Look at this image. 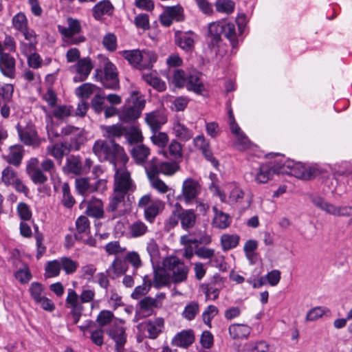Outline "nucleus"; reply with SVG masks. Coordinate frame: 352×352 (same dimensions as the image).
<instances>
[{"instance_id": "obj_1", "label": "nucleus", "mask_w": 352, "mask_h": 352, "mask_svg": "<svg viewBox=\"0 0 352 352\" xmlns=\"http://www.w3.org/2000/svg\"><path fill=\"white\" fill-rule=\"evenodd\" d=\"M275 173L292 175L302 179L306 177L305 168L300 163L289 160L274 167L268 164H258L246 173V177L257 184H265Z\"/></svg>"}, {"instance_id": "obj_2", "label": "nucleus", "mask_w": 352, "mask_h": 352, "mask_svg": "<svg viewBox=\"0 0 352 352\" xmlns=\"http://www.w3.org/2000/svg\"><path fill=\"white\" fill-rule=\"evenodd\" d=\"M245 17L243 15L239 16L238 30L233 23L226 21L212 22L208 25V31L207 34V43L211 50H216L219 44L221 41V34L230 41L233 48L236 47L239 43V36L242 34L244 25L241 21H243Z\"/></svg>"}, {"instance_id": "obj_3", "label": "nucleus", "mask_w": 352, "mask_h": 352, "mask_svg": "<svg viewBox=\"0 0 352 352\" xmlns=\"http://www.w3.org/2000/svg\"><path fill=\"white\" fill-rule=\"evenodd\" d=\"M93 151L100 161L109 160L116 168L119 164H126L128 162L123 148L113 141L97 140Z\"/></svg>"}, {"instance_id": "obj_4", "label": "nucleus", "mask_w": 352, "mask_h": 352, "mask_svg": "<svg viewBox=\"0 0 352 352\" xmlns=\"http://www.w3.org/2000/svg\"><path fill=\"white\" fill-rule=\"evenodd\" d=\"M55 170L56 166L54 162L48 158L40 163L38 158L32 157L26 164V173L35 184L45 183L48 180V177L45 173L52 176Z\"/></svg>"}, {"instance_id": "obj_5", "label": "nucleus", "mask_w": 352, "mask_h": 352, "mask_svg": "<svg viewBox=\"0 0 352 352\" xmlns=\"http://www.w3.org/2000/svg\"><path fill=\"white\" fill-rule=\"evenodd\" d=\"M145 99L138 91H133L126 99L124 105L119 111L118 116L121 121L131 123L141 115L145 107Z\"/></svg>"}, {"instance_id": "obj_6", "label": "nucleus", "mask_w": 352, "mask_h": 352, "mask_svg": "<svg viewBox=\"0 0 352 352\" xmlns=\"http://www.w3.org/2000/svg\"><path fill=\"white\" fill-rule=\"evenodd\" d=\"M226 196L228 199L226 201L232 206L239 207L243 210L249 208L253 200V195L247 192L243 187L235 182L228 184L226 186Z\"/></svg>"}, {"instance_id": "obj_7", "label": "nucleus", "mask_w": 352, "mask_h": 352, "mask_svg": "<svg viewBox=\"0 0 352 352\" xmlns=\"http://www.w3.org/2000/svg\"><path fill=\"white\" fill-rule=\"evenodd\" d=\"M104 74L101 69L95 71L94 78L100 82L107 89H114L118 87V71L116 65L107 58L102 57Z\"/></svg>"}, {"instance_id": "obj_8", "label": "nucleus", "mask_w": 352, "mask_h": 352, "mask_svg": "<svg viewBox=\"0 0 352 352\" xmlns=\"http://www.w3.org/2000/svg\"><path fill=\"white\" fill-rule=\"evenodd\" d=\"M121 53L133 67L140 70L151 68L157 59L155 54L149 50H133Z\"/></svg>"}, {"instance_id": "obj_9", "label": "nucleus", "mask_w": 352, "mask_h": 352, "mask_svg": "<svg viewBox=\"0 0 352 352\" xmlns=\"http://www.w3.org/2000/svg\"><path fill=\"white\" fill-rule=\"evenodd\" d=\"M58 32L62 35L63 40L68 45H76L85 41L82 36H77L82 30L80 22L76 19L69 17L67 19V26L58 25Z\"/></svg>"}, {"instance_id": "obj_10", "label": "nucleus", "mask_w": 352, "mask_h": 352, "mask_svg": "<svg viewBox=\"0 0 352 352\" xmlns=\"http://www.w3.org/2000/svg\"><path fill=\"white\" fill-rule=\"evenodd\" d=\"M163 266L167 271L171 272L173 282L181 283L186 280L188 269L177 256H167L163 261Z\"/></svg>"}, {"instance_id": "obj_11", "label": "nucleus", "mask_w": 352, "mask_h": 352, "mask_svg": "<svg viewBox=\"0 0 352 352\" xmlns=\"http://www.w3.org/2000/svg\"><path fill=\"white\" fill-rule=\"evenodd\" d=\"M201 192V186L199 182L195 179L188 177L182 184V194L179 198L186 204L189 205L197 199Z\"/></svg>"}, {"instance_id": "obj_12", "label": "nucleus", "mask_w": 352, "mask_h": 352, "mask_svg": "<svg viewBox=\"0 0 352 352\" xmlns=\"http://www.w3.org/2000/svg\"><path fill=\"white\" fill-rule=\"evenodd\" d=\"M124 166L125 164H119L116 168L114 166L116 173L113 190L127 193L128 191L133 190V184L130 173Z\"/></svg>"}, {"instance_id": "obj_13", "label": "nucleus", "mask_w": 352, "mask_h": 352, "mask_svg": "<svg viewBox=\"0 0 352 352\" xmlns=\"http://www.w3.org/2000/svg\"><path fill=\"white\" fill-rule=\"evenodd\" d=\"M1 182L6 186H12L18 192L27 195L29 192L28 188L23 183L16 171L12 167H6L1 173Z\"/></svg>"}, {"instance_id": "obj_14", "label": "nucleus", "mask_w": 352, "mask_h": 352, "mask_svg": "<svg viewBox=\"0 0 352 352\" xmlns=\"http://www.w3.org/2000/svg\"><path fill=\"white\" fill-rule=\"evenodd\" d=\"M145 168L146 173L170 176L178 171L179 166L175 162H158L156 159H153Z\"/></svg>"}, {"instance_id": "obj_15", "label": "nucleus", "mask_w": 352, "mask_h": 352, "mask_svg": "<svg viewBox=\"0 0 352 352\" xmlns=\"http://www.w3.org/2000/svg\"><path fill=\"white\" fill-rule=\"evenodd\" d=\"M162 302L157 298L150 296L144 297L140 300L137 305V310L133 318L134 322L152 315L154 308H160Z\"/></svg>"}, {"instance_id": "obj_16", "label": "nucleus", "mask_w": 352, "mask_h": 352, "mask_svg": "<svg viewBox=\"0 0 352 352\" xmlns=\"http://www.w3.org/2000/svg\"><path fill=\"white\" fill-rule=\"evenodd\" d=\"M93 68L94 64L89 57L79 59L76 63L71 67L72 71L76 74V76L74 77V81L79 82L87 80Z\"/></svg>"}, {"instance_id": "obj_17", "label": "nucleus", "mask_w": 352, "mask_h": 352, "mask_svg": "<svg viewBox=\"0 0 352 352\" xmlns=\"http://www.w3.org/2000/svg\"><path fill=\"white\" fill-rule=\"evenodd\" d=\"M126 194L113 190V192L109 198V203L107 210L109 212H115L118 216L125 214L129 210V207L125 200Z\"/></svg>"}, {"instance_id": "obj_18", "label": "nucleus", "mask_w": 352, "mask_h": 352, "mask_svg": "<svg viewBox=\"0 0 352 352\" xmlns=\"http://www.w3.org/2000/svg\"><path fill=\"white\" fill-rule=\"evenodd\" d=\"M124 324V320L116 319L108 331L109 335L114 340L116 344L120 346H124L126 342V334Z\"/></svg>"}, {"instance_id": "obj_19", "label": "nucleus", "mask_w": 352, "mask_h": 352, "mask_svg": "<svg viewBox=\"0 0 352 352\" xmlns=\"http://www.w3.org/2000/svg\"><path fill=\"white\" fill-rule=\"evenodd\" d=\"M175 43L182 50L191 52L194 49L196 34L193 32H182L178 30L175 32Z\"/></svg>"}, {"instance_id": "obj_20", "label": "nucleus", "mask_w": 352, "mask_h": 352, "mask_svg": "<svg viewBox=\"0 0 352 352\" xmlns=\"http://www.w3.org/2000/svg\"><path fill=\"white\" fill-rule=\"evenodd\" d=\"M0 71L3 76L14 78L16 74V60L10 54L4 53L0 56Z\"/></svg>"}, {"instance_id": "obj_21", "label": "nucleus", "mask_w": 352, "mask_h": 352, "mask_svg": "<svg viewBox=\"0 0 352 352\" xmlns=\"http://www.w3.org/2000/svg\"><path fill=\"white\" fill-rule=\"evenodd\" d=\"M195 341L194 332L191 329L183 330L177 333L171 340V344L174 346L186 349Z\"/></svg>"}, {"instance_id": "obj_22", "label": "nucleus", "mask_w": 352, "mask_h": 352, "mask_svg": "<svg viewBox=\"0 0 352 352\" xmlns=\"http://www.w3.org/2000/svg\"><path fill=\"white\" fill-rule=\"evenodd\" d=\"M19 138L22 142L28 146L38 144V135L33 124H28L24 128H18Z\"/></svg>"}, {"instance_id": "obj_23", "label": "nucleus", "mask_w": 352, "mask_h": 352, "mask_svg": "<svg viewBox=\"0 0 352 352\" xmlns=\"http://www.w3.org/2000/svg\"><path fill=\"white\" fill-rule=\"evenodd\" d=\"M143 325L146 329L148 337L150 339H155L164 329V320L162 318H156L146 321L144 324H140L138 327Z\"/></svg>"}, {"instance_id": "obj_24", "label": "nucleus", "mask_w": 352, "mask_h": 352, "mask_svg": "<svg viewBox=\"0 0 352 352\" xmlns=\"http://www.w3.org/2000/svg\"><path fill=\"white\" fill-rule=\"evenodd\" d=\"M145 121L152 131H155L167 122V118L162 112L155 111L146 115Z\"/></svg>"}, {"instance_id": "obj_25", "label": "nucleus", "mask_w": 352, "mask_h": 352, "mask_svg": "<svg viewBox=\"0 0 352 352\" xmlns=\"http://www.w3.org/2000/svg\"><path fill=\"white\" fill-rule=\"evenodd\" d=\"M251 331V327L245 324L235 323L228 327L229 334L234 340L247 338L250 334Z\"/></svg>"}, {"instance_id": "obj_26", "label": "nucleus", "mask_w": 352, "mask_h": 352, "mask_svg": "<svg viewBox=\"0 0 352 352\" xmlns=\"http://www.w3.org/2000/svg\"><path fill=\"white\" fill-rule=\"evenodd\" d=\"M212 210L214 212V217L212 221V226L221 230L227 228L231 223L229 215L219 210L217 206H214Z\"/></svg>"}, {"instance_id": "obj_27", "label": "nucleus", "mask_w": 352, "mask_h": 352, "mask_svg": "<svg viewBox=\"0 0 352 352\" xmlns=\"http://www.w3.org/2000/svg\"><path fill=\"white\" fill-rule=\"evenodd\" d=\"M63 171L75 175L82 174V165L80 157L74 155L69 156L66 160Z\"/></svg>"}, {"instance_id": "obj_28", "label": "nucleus", "mask_w": 352, "mask_h": 352, "mask_svg": "<svg viewBox=\"0 0 352 352\" xmlns=\"http://www.w3.org/2000/svg\"><path fill=\"white\" fill-rule=\"evenodd\" d=\"M180 208V223L182 228L184 230L192 228L195 225L197 215L192 209H183L179 204Z\"/></svg>"}, {"instance_id": "obj_29", "label": "nucleus", "mask_w": 352, "mask_h": 352, "mask_svg": "<svg viewBox=\"0 0 352 352\" xmlns=\"http://www.w3.org/2000/svg\"><path fill=\"white\" fill-rule=\"evenodd\" d=\"M200 76L197 72H192L187 75L186 87L188 90L196 93H201L204 90V85Z\"/></svg>"}, {"instance_id": "obj_30", "label": "nucleus", "mask_w": 352, "mask_h": 352, "mask_svg": "<svg viewBox=\"0 0 352 352\" xmlns=\"http://www.w3.org/2000/svg\"><path fill=\"white\" fill-rule=\"evenodd\" d=\"M173 131L175 136L184 142L189 141L193 136L192 131L179 121L173 124Z\"/></svg>"}, {"instance_id": "obj_31", "label": "nucleus", "mask_w": 352, "mask_h": 352, "mask_svg": "<svg viewBox=\"0 0 352 352\" xmlns=\"http://www.w3.org/2000/svg\"><path fill=\"white\" fill-rule=\"evenodd\" d=\"M23 158V148L21 146L14 145L10 147L7 155H3V159L10 164L18 166L21 163Z\"/></svg>"}, {"instance_id": "obj_32", "label": "nucleus", "mask_w": 352, "mask_h": 352, "mask_svg": "<svg viewBox=\"0 0 352 352\" xmlns=\"http://www.w3.org/2000/svg\"><path fill=\"white\" fill-rule=\"evenodd\" d=\"M164 204L159 199L153 200L144 209L145 219L152 223L156 216L164 210Z\"/></svg>"}, {"instance_id": "obj_33", "label": "nucleus", "mask_w": 352, "mask_h": 352, "mask_svg": "<svg viewBox=\"0 0 352 352\" xmlns=\"http://www.w3.org/2000/svg\"><path fill=\"white\" fill-rule=\"evenodd\" d=\"M87 214L92 217L102 218L104 215V206L101 199L92 197L87 208Z\"/></svg>"}, {"instance_id": "obj_34", "label": "nucleus", "mask_w": 352, "mask_h": 352, "mask_svg": "<svg viewBox=\"0 0 352 352\" xmlns=\"http://www.w3.org/2000/svg\"><path fill=\"white\" fill-rule=\"evenodd\" d=\"M152 286V278L148 275H145L143 277V283L142 285L137 286L131 296L132 298L138 300L145 296L150 290Z\"/></svg>"}, {"instance_id": "obj_35", "label": "nucleus", "mask_w": 352, "mask_h": 352, "mask_svg": "<svg viewBox=\"0 0 352 352\" xmlns=\"http://www.w3.org/2000/svg\"><path fill=\"white\" fill-rule=\"evenodd\" d=\"M113 6L110 1L104 0L98 2L93 8V16L96 19H100L104 14H111Z\"/></svg>"}, {"instance_id": "obj_36", "label": "nucleus", "mask_w": 352, "mask_h": 352, "mask_svg": "<svg viewBox=\"0 0 352 352\" xmlns=\"http://www.w3.org/2000/svg\"><path fill=\"white\" fill-rule=\"evenodd\" d=\"M126 271V266L122 260L116 258L107 269V274L111 278H116Z\"/></svg>"}, {"instance_id": "obj_37", "label": "nucleus", "mask_w": 352, "mask_h": 352, "mask_svg": "<svg viewBox=\"0 0 352 352\" xmlns=\"http://www.w3.org/2000/svg\"><path fill=\"white\" fill-rule=\"evenodd\" d=\"M76 190L83 196H87L93 192V184L87 177H79L75 181Z\"/></svg>"}, {"instance_id": "obj_38", "label": "nucleus", "mask_w": 352, "mask_h": 352, "mask_svg": "<svg viewBox=\"0 0 352 352\" xmlns=\"http://www.w3.org/2000/svg\"><path fill=\"white\" fill-rule=\"evenodd\" d=\"M60 136L69 139L72 143L76 144L80 137V129L71 125L62 128Z\"/></svg>"}, {"instance_id": "obj_39", "label": "nucleus", "mask_w": 352, "mask_h": 352, "mask_svg": "<svg viewBox=\"0 0 352 352\" xmlns=\"http://www.w3.org/2000/svg\"><path fill=\"white\" fill-rule=\"evenodd\" d=\"M143 80L155 89L162 91L166 89V84L156 74L153 73L143 74Z\"/></svg>"}, {"instance_id": "obj_40", "label": "nucleus", "mask_w": 352, "mask_h": 352, "mask_svg": "<svg viewBox=\"0 0 352 352\" xmlns=\"http://www.w3.org/2000/svg\"><path fill=\"white\" fill-rule=\"evenodd\" d=\"M149 154V148L143 144L136 145L131 150L132 157L138 164L144 162Z\"/></svg>"}, {"instance_id": "obj_41", "label": "nucleus", "mask_w": 352, "mask_h": 352, "mask_svg": "<svg viewBox=\"0 0 352 352\" xmlns=\"http://www.w3.org/2000/svg\"><path fill=\"white\" fill-rule=\"evenodd\" d=\"M148 232L147 226L141 221L132 223L129 227V234L133 238H138L144 235Z\"/></svg>"}, {"instance_id": "obj_42", "label": "nucleus", "mask_w": 352, "mask_h": 352, "mask_svg": "<svg viewBox=\"0 0 352 352\" xmlns=\"http://www.w3.org/2000/svg\"><path fill=\"white\" fill-rule=\"evenodd\" d=\"M61 270L59 259L48 261L45 267V276L46 278H54L58 276Z\"/></svg>"}, {"instance_id": "obj_43", "label": "nucleus", "mask_w": 352, "mask_h": 352, "mask_svg": "<svg viewBox=\"0 0 352 352\" xmlns=\"http://www.w3.org/2000/svg\"><path fill=\"white\" fill-rule=\"evenodd\" d=\"M239 236L237 234H224L221 236V244L223 250H228L237 246Z\"/></svg>"}, {"instance_id": "obj_44", "label": "nucleus", "mask_w": 352, "mask_h": 352, "mask_svg": "<svg viewBox=\"0 0 352 352\" xmlns=\"http://www.w3.org/2000/svg\"><path fill=\"white\" fill-rule=\"evenodd\" d=\"M151 186L160 193H165L168 191V186L158 177L157 175L152 173H146Z\"/></svg>"}, {"instance_id": "obj_45", "label": "nucleus", "mask_w": 352, "mask_h": 352, "mask_svg": "<svg viewBox=\"0 0 352 352\" xmlns=\"http://www.w3.org/2000/svg\"><path fill=\"white\" fill-rule=\"evenodd\" d=\"M330 311L329 309L324 307H316L307 313L305 320L307 322H313L318 320L322 318L324 315L329 314Z\"/></svg>"}, {"instance_id": "obj_46", "label": "nucleus", "mask_w": 352, "mask_h": 352, "mask_svg": "<svg viewBox=\"0 0 352 352\" xmlns=\"http://www.w3.org/2000/svg\"><path fill=\"white\" fill-rule=\"evenodd\" d=\"M46 154L52 156L57 160L61 161L65 155L63 144L55 143L48 145L46 148Z\"/></svg>"}, {"instance_id": "obj_47", "label": "nucleus", "mask_w": 352, "mask_h": 352, "mask_svg": "<svg viewBox=\"0 0 352 352\" xmlns=\"http://www.w3.org/2000/svg\"><path fill=\"white\" fill-rule=\"evenodd\" d=\"M152 285L156 288L166 286L169 282V276L162 270H154Z\"/></svg>"}, {"instance_id": "obj_48", "label": "nucleus", "mask_w": 352, "mask_h": 352, "mask_svg": "<svg viewBox=\"0 0 352 352\" xmlns=\"http://www.w3.org/2000/svg\"><path fill=\"white\" fill-rule=\"evenodd\" d=\"M61 269H63L66 274H72L76 272L79 265L76 261L72 260L70 257L63 256L59 258Z\"/></svg>"}, {"instance_id": "obj_49", "label": "nucleus", "mask_w": 352, "mask_h": 352, "mask_svg": "<svg viewBox=\"0 0 352 352\" xmlns=\"http://www.w3.org/2000/svg\"><path fill=\"white\" fill-rule=\"evenodd\" d=\"M46 129L50 139L60 136L58 124L54 122L52 116L50 113L46 114Z\"/></svg>"}, {"instance_id": "obj_50", "label": "nucleus", "mask_w": 352, "mask_h": 352, "mask_svg": "<svg viewBox=\"0 0 352 352\" xmlns=\"http://www.w3.org/2000/svg\"><path fill=\"white\" fill-rule=\"evenodd\" d=\"M146 251L150 256L151 261L158 263L160 258V248L153 239H151L146 244Z\"/></svg>"}, {"instance_id": "obj_51", "label": "nucleus", "mask_w": 352, "mask_h": 352, "mask_svg": "<svg viewBox=\"0 0 352 352\" xmlns=\"http://www.w3.org/2000/svg\"><path fill=\"white\" fill-rule=\"evenodd\" d=\"M199 311V303L195 301H191L185 306L182 312V316L187 320H192L195 318Z\"/></svg>"}, {"instance_id": "obj_52", "label": "nucleus", "mask_w": 352, "mask_h": 352, "mask_svg": "<svg viewBox=\"0 0 352 352\" xmlns=\"http://www.w3.org/2000/svg\"><path fill=\"white\" fill-rule=\"evenodd\" d=\"M76 234H82L88 236L90 233V225L88 218L85 216L79 217L76 221Z\"/></svg>"}, {"instance_id": "obj_53", "label": "nucleus", "mask_w": 352, "mask_h": 352, "mask_svg": "<svg viewBox=\"0 0 352 352\" xmlns=\"http://www.w3.org/2000/svg\"><path fill=\"white\" fill-rule=\"evenodd\" d=\"M215 6L217 12L230 14L234 12L235 4L232 0H217Z\"/></svg>"}, {"instance_id": "obj_54", "label": "nucleus", "mask_w": 352, "mask_h": 352, "mask_svg": "<svg viewBox=\"0 0 352 352\" xmlns=\"http://www.w3.org/2000/svg\"><path fill=\"white\" fill-rule=\"evenodd\" d=\"M96 86L91 83H84L78 87L76 93L78 96L82 99L89 98L94 92Z\"/></svg>"}, {"instance_id": "obj_55", "label": "nucleus", "mask_w": 352, "mask_h": 352, "mask_svg": "<svg viewBox=\"0 0 352 352\" xmlns=\"http://www.w3.org/2000/svg\"><path fill=\"white\" fill-rule=\"evenodd\" d=\"M79 297L74 289H69L67 296L66 298V304L71 309H78L83 308L81 302H79Z\"/></svg>"}, {"instance_id": "obj_56", "label": "nucleus", "mask_w": 352, "mask_h": 352, "mask_svg": "<svg viewBox=\"0 0 352 352\" xmlns=\"http://www.w3.org/2000/svg\"><path fill=\"white\" fill-rule=\"evenodd\" d=\"M12 25L19 32L25 30V28L28 26V21L25 14L23 12H19L15 14L12 18Z\"/></svg>"}, {"instance_id": "obj_57", "label": "nucleus", "mask_w": 352, "mask_h": 352, "mask_svg": "<svg viewBox=\"0 0 352 352\" xmlns=\"http://www.w3.org/2000/svg\"><path fill=\"white\" fill-rule=\"evenodd\" d=\"M61 189L63 192V204L68 208H72L75 204V200L71 195L69 184L67 183H63Z\"/></svg>"}, {"instance_id": "obj_58", "label": "nucleus", "mask_w": 352, "mask_h": 352, "mask_svg": "<svg viewBox=\"0 0 352 352\" xmlns=\"http://www.w3.org/2000/svg\"><path fill=\"white\" fill-rule=\"evenodd\" d=\"M187 76L182 69H175L170 82L177 87L186 86Z\"/></svg>"}, {"instance_id": "obj_59", "label": "nucleus", "mask_w": 352, "mask_h": 352, "mask_svg": "<svg viewBox=\"0 0 352 352\" xmlns=\"http://www.w3.org/2000/svg\"><path fill=\"white\" fill-rule=\"evenodd\" d=\"M16 211L22 221H25L31 219L32 216V210L27 204L23 202L19 203L16 207Z\"/></svg>"}, {"instance_id": "obj_60", "label": "nucleus", "mask_w": 352, "mask_h": 352, "mask_svg": "<svg viewBox=\"0 0 352 352\" xmlns=\"http://www.w3.org/2000/svg\"><path fill=\"white\" fill-rule=\"evenodd\" d=\"M151 137L152 142L159 147H164L168 142V136L166 133L158 132V131H153Z\"/></svg>"}, {"instance_id": "obj_61", "label": "nucleus", "mask_w": 352, "mask_h": 352, "mask_svg": "<svg viewBox=\"0 0 352 352\" xmlns=\"http://www.w3.org/2000/svg\"><path fill=\"white\" fill-rule=\"evenodd\" d=\"M102 129L108 138L120 137L125 133V129L119 124L105 126L102 127Z\"/></svg>"}, {"instance_id": "obj_62", "label": "nucleus", "mask_w": 352, "mask_h": 352, "mask_svg": "<svg viewBox=\"0 0 352 352\" xmlns=\"http://www.w3.org/2000/svg\"><path fill=\"white\" fill-rule=\"evenodd\" d=\"M169 13L171 19L176 21H182L184 19V9L180 6H168L164 8Z\"/></svg>"}, {"instance_id": "obj_63", "label": "nucleus", "mask_w": 352, "mask_h": 352, "mask_svg": "<svg viewBox=\"0 0 352 352\" xmlns=\"http://www.w3.org/2000/svg\"><path fill=\"white\" fill-rule=\"evenodd\" d=\"M219 311L216 306L209 305L206 307L202 314V318L204 323L208 327H211V321L212 318L217 315Z\"/></svg>"}, {"instance_id": "obj_64", "label": "nucleus", "mask_w": 352, "mask_h": 352, "mask_svg": "<svg viewBox=\"0 0 352 352\" xmlns=\"http://www.w3.org/2000/svg\"><path fill=\"white\" fill-rule=\"evenodd\" d=\"M43 291L44 289L43 285L38 282L32 283L29 289L30 295L35 302L45 296L43 294Z\"/></svg>"}]
</instances>
